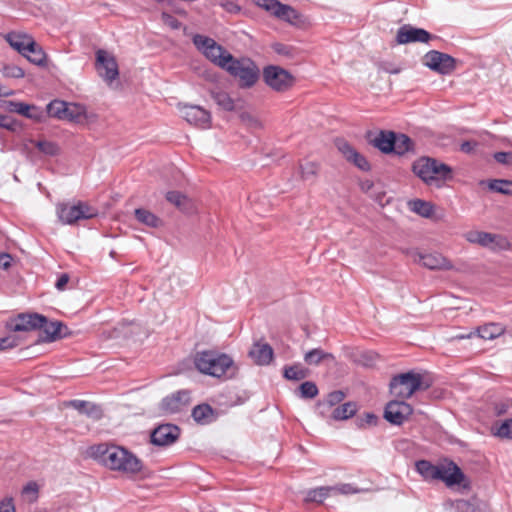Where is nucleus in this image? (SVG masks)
<instances>
[{"label":"nucleus","instance_id":"9d476101","mask_svg":"<svg viewBox=\"0 0 512 512\" xmlns=\"http://www.w3.org/2000/svg\"><path fill=\"white\" fill-rule=\"evenodd\" d=\"M468 242L478 244L491 250H507L510 246L508 240L498 234L483 231H469L465 234Z\"/></svg>","mask_w":512,"mask_h":512},{"label":"nucleus","instance_id":"ea45409f","mask_svg":"<svg viewBox=\"0 0 512 512\" xmlns=\"http://www.w3.org/2000/svg\"><path fill=\"white\" fill-rule=\"evenodd\" d=\"M326 358L333 359V355L330 353L324 352L322 349L315 348L305 353L304 361L308 365H318L321 361Z\"/></svg>","mask_w":512,"mask_h":512},{"label":"nucleus","instance_id":"5701e85b","mask_svg":"<svg viewBox=\"0 0 512 512\" xmlns=\"http://www.w3.org/2000/svg\"><path fill=\"white\" fill-rule=\"evenodd\" d=\"M250 357L258 365H268L273 358V349L267 343H255L249 351Z\"/></svg>","mask_w":512,"mask_h":512},{"label":"nucleus","instance_id":"13d9d810","mask_svg":"<svg viewBox=\"0 0 512 512\" xmlns=\"http://www.w3.org/2000/svg\"><path fill=\"white\" fill-rule=\"evenodd\" d=\"M0 512H15L13 498L7 497L0 502Z\"/></svg>","mask_w":512,"mask_h":512},{"label":"nucleus","instance_id":"0eeeda50","mask_svg":"<svg viewBox=\"0 0 512 512\" xmlns=\"http://www.w3.org/2000/svg\"><path fill=\"white\" fill-rule=\"evenodd\" d=\"M425 388L426 387H422V376L413 371L396 375L390 382L391 394L401 399H408L416 391Z\"/></svg>","mask_w":512,"mask_h":512},{"label":"nucleus","instance_id":"338daca9","mask_svg":"<svg viewBox=\"0 0 512 512\" xmlns=\"http://www.w3.org/2000/svg\"><path fill=\"white\" fill-rule=\"evenodd\" d=\"M360 187H361L362 191L367 192V191H369L373 187V182L370 181V180L363 181L360 184Z\"/></svg>","mask_w":512,"mask_h":512},{"label":"nucleus","instance_id":"f3484780","mask_svg":"<svg viewBox=\"0 0 512 512\" xmlns=\"http://www.w3.org/2000/svg\"><path fill=\"white\" fill-rule=\"evenodd\" d=\"M180 435V429L174 424H162L156 427L151 433V443L156 446H169L173 444Z\"/></svg>","mask_w":512,"mask_h":512},{"label":"nucleus","instance_id":"69168bd1","mask_svg":"<svg viewBox=\"0 0 512 512\" xmlns=\"http://www.w3.org/2000/svg\"><path fill=\"white\" fill-rule=\"evenodd\" d=\"M223 7L228 12H231V13L239 12L240 11V7L237 4L233 3V2H227V3L223 4Z\"/></svg>","mask_w":512,"mask_h":512},{"label":"nucleus","instance_id":"cd10ccee","mask_svg":"<svg viewBox=\"0 0 512 512\" xmlns=\"http://www.w3.org/2000/svg\"><path fill=\"white\" fill-rule=\"evenodd\" d=\"M47 113L49 116L58 119H72L67 103L61 100H53L47 105Z\"/></svg>","mask_w":512,"mask_h":512},{"label":"nucleus","instance_id":"f704fd0d","mask_svg":"<svg viewBox=\"0 0 512 512\" xmlns=\"http://www.w3.org/2000/svg\"><path fill=\"white\" fill-rule=\"evenodd\" d=\"M395 150L392 153L397 155H404L405 153L412 151L414 148V143L410 137L405 134H397L395 133V141L393 143Z\"/></svg>","mask_w":512,"mask_h":512},{"label":"nucleus","instance_id":"423d86ee","mask_svg":"<svg viewBox=\"0 0 512 512\" xmlns=\"http://www.w3.org/2000/svg\"><path fill=\"white\" fill-rule=\"evenodd\" d=\"M59 221L64 225H73L80 220L92 219L97 216V210L87 203L78 201L75 204L59 203L56 206Z\"/></svg>","mask_w":512,"mask_h":512},{"label":"nucleus","instance_id":"864d4df0","mask_svg":"<svg viewBox=\"0 0 512 512\" xmlns=\"http://www.w3.org/2000/svg\"><path fill=\"white\" fill-rule=\"evenodd\" d=\"M338 150L342 153V155L348 160L352 153L356 150L345 140H338L336 142Z\"/></svg>","mask_w":512,"mask_h":512},{"label":"nucleus","instance_id":"4d7b16f0","mask_svg":"<svg viewBox=\"0 0 512 512\" xmlns=\"http://www.w3.org/2000/svg\"><path fill=\"white\" fill-rule=\"evenodd\" d=\"M4 72L7 76L13 78H22L25 75L24 70L16 65H9L5 67Z\"/></svg>","mask_w":512,"mask_h":512},{"label":"nucleus","instance_id":"6ab92c4d","mask_svg":"<svg viewBox=\"0 0 512 512\" xmlns=\"http://www.w3.org/2000/svg\"><path fill=\"white\" fill-rule=\"evenodd\" d=\"M440 475L436 476V480L443 481L448 487L461 484L465 475L457 464L449 461L446 464L438 465Z\"/></svg>","mask_w":512,"mask_h":512},{"label":"nucleus","instance_id":"412c9836","mask_svg":"<svg viewBox=\"0 0 512 512\" xmlns=\"http://www.w3.org/2000/svg\"><path fill=\"white\" fill-rule=\"evenodd\" d=\"M45 336L43 340L45 342H53L57 339H61L68 334V328L60 321H46L43 323L41 328Z\"/></svg>","mask_w":512,"mask_h":512},{"label":"nucleus","instance_id":"79ce46f5","mask_svg":"<svg viewBox=\"0 0 512 512\" xmlns=\"http://www.w3.org/2000/svg\"><path fill=\"white\" fill-rule=\"evenodd\" d=\"M492 433L494 436L501 439L512 440V418L504 420L499 426L494 425L492 427Z\"/></svg>","mask_w":512,"mask_h":512},{"label":"nucleus","instance_id":"a211bd4d","mask_svg":"<svg viewBox=\"0 0 512 512\" xmlns=\"http://www.w3.org/2000/svg\"><path fill=\"white\" fill-rule=\"evenodd\" d=\"M183 118L190 124L200 128H209L211 124V114L206 109L198 105H184L181 109Z\"/></svg>","mask_w":512,"mask_h":512},{"label":"nucleus","instance_id":"9b49d317","mask_svg":"<svg viewBox=\"0 0 512 512\" xmlns=\"http://www.w3.org/2000/svg\"><path fill=\"white\" fill-rule=\"evenodd\" d=\"M423 63L432 71L442 75L450 74L456 67L455 58L437 50L427 52L423 57Z\"/></svg>","mask_w":512,"mask_h":512},{"label":"nucleus","instance_id":"1a4fd4ad","mask_svg":"<svg viewBox=\"0 0 512 512\" xmlns=\"http://www.w3.org/2000/svg\"><path fill=\"white\" fill-rule=\"evenodd\" d=\"M47 317L39 313H20L9 319L6 328L13 332H29L40 329Z\"/></svg>","mask_w":512,"mask_h":512},{"label":"nucleus","instance_id":"bf43d9fd","mask_svg":"<svg viewBox=\"0 0 512 512\" xmlns=\"http://www.w3.org/2000/svg\"><path fill=\"white\" fill-rule=\"evenodd\" d=\"M13 257L9 253H0V268L8 270L11 267Z\"/></svg>","mask_w":512,"mask_h":512},{"label":"nucleus","instance_id":"c85d7f7f","mask_svg":"<svg viewBox=\"0 0 512 512\" xmlns=\"http://www.w3.org/2000/svg\"><path fill=\"white\" fill-rule=\"evenodd\" d=\"M210 95L217 106L222 110L231 112L236 109L235 101L227 92L222 90H211Z\"/></svg>","mask_w":512,"mask_h":512},{"label":"nucleus","instance_id":"8fccbe9b","mask_svg":"<svg viewBox=\"0 0 512 512\" xmlns=\"http://www.w3.org/2000/svg\"><path fill=\"white\" fill-rule=\"evenodd\" d=\"M344 398H345L344 392H342L340 390L333 391L328 394L325 403L329 407H333V406L339 404L340 402H342L344 400Z\"/></svg>","mask_w":512,"mask_h":512},{"label":"nucleus","instance_id":"ddd939ff","mask_svg":"<svg viewBox=\"0 0 512 512\" xmlns=\"http://www.w3.org/2000/svg\"><path fill=\"white\" fill-rule=\"evenodd\" d=\"M412 413L410 404L403 400H392L385 407L384 418L393 425H402Z\"/></svg>","mask_w":512,"mask_h":512},{"label":"nucleus","instance_id":"bb28decb","mask_svg":"<svg viewBox=\"0 0 512 512\" xmlns=\"http://www.w3.org/2000/svg\"><path fill=\"white\" fill-rule=\"evenodd\" d=\"M134 216L139 223L150 228H158L163 224L158 216L145 208L135 209Z\"/></svg>","mask_w":512,"mask_h":512},{"label":"nucleus","instance_id":"6e6d98bb","mask_svg":"<svg viewBox=\"0 0 512 512\" xmlns=\"http://www.w3.org/2000/svg\"><path fill=\"white\" fill-rule=\"evenodd\" d=\"M273 50L283 56L292 57L293 56V48L291 46L282 44V43H274L272 45Z\"/></svg>","mask_w":512,"mask_h":512},{"label":"nucleus","instance_id":"6e6552de","mask_svg":"<svg viewBox=\"0 0 512 512\" xmlns=\"http://www.w3.org/2000/svg\"><path fill=\"white\" fill-rule=\"evenodd\" d=\"M263 78L270 88L278 92L288 90L294 82V77L287 70L275 65L264 68Z\"/></svg>","mask_w":512,"mask_h":512},{"label":"nucleus","instance_id":"09e8293b","mask_svg":"<svg viewBox=\"0 0 512 512\" xmlns=\"http://www.w3.org/2000/svg\"><path fill=\"white\" fill-rule=\"evenodd\" d=\"M301 175L303 179H310L316 176L319 166L315 162H306L300 165Z\"/></svg>","mask_w":512,"mask_h":512},{"label":"nucleus","instance_id":"49530a36","mask_svg":"<svg viewBox=\"0 0 512 512\" xmlns=\"http://www.w3.org/2000/svg\"><path fill=\"white\" fill-rule=\"evenodd\" d=\"M35 146L44 154L54 156L58 154L59 148L57 144L51 141L39 140L35 142Z\"/></svg>","mask_w":512,"mask_h":512},{"label":"nucleus","instance_id":"aec40b11","mask_svg":"<svg viewBox=\"0 0 512 512\" xmlns=\"http://www.w3.org/2000/svg\"><path fill=\"white\" fill-rule=\"evenodd\" d=\"M67 406L72 407L73 409L77 410L80 414L86 415L87 417L92 418L94 420H99L103 416V411L101 407L89 401L74 399L70 400L67 403Z\"/></svg>","mask_w":512,"mask_h":512},{"label":"nucleus","instance_id":"a878e982","mask_svg":"<svg viewBox=\"0 0 512 512\" xmlns=\"http://www.w3.org/2000/svg\"><path fill=\"white\" fill-rule=\"evenodd\" d=\"M192 418L201 425H206L214 420V410L209 404H200L193 408Z\"/></svg>","mask_w":512,"mask_h":512},{"label":"nucleus","instance_id":"20e7f679","mask_svg":"<svg viewBox=\"0 0 512 512\" xmlns=\"http://www.w3.org/2000/svg\"><path fill=\"white\" fill-rule=\"evenodd\" d=\"M231 76L238 79L241 88H250L255 85L259 78V68L249 58L237 59L234 56L225 69Z\"/></svg>","mask_w":512,"mask_h":512},{"label":"nucleus","instance_id":"f8f14e48","mask_svg":"<svg viewBox=\"0 0 512 512\" xmlns=\"http://www.w3.org/2000/svg\"><path fill=\"white\" fill-rule=\"evenodd\" d=\"M96 69L100 77L107 83H112L119 75L115 57L103 49L96 51Z\"/></svg>","mask_w":512,"mask_h":512},{"label":"nucleus","instance_id":"2eb2a0df","mask_svg":"<svg viewBox=\"0 0 512 512\" xmlns=\"http://www.w3.org/2000/svg\"><path fill=\"white\" fill-rule=\"evenodd\" d=\"M436 36L430 34L423 28H416L409 24L401 26L396 35V42L398 44H407L414 42L427 43L429 40Z\"/></svg>","mask_w":512,"mask_h":512},{"label":"nucleus","instance_id":"473e14b6","mask_svg":"<svg viewBox=\"0 0 512 512\" xmlns=\"http://www.w3.org/2000/svg\"><path fill=\"white\" fill-rule=\"evenodd\" d=\"M27 60L37 66H44L46 63V54L34 40L33 47H29L23 54Z\"/></svg>","mask_w":512,"mask_h":512},{"label":"nucleus","instance_id":"603ef678","mask_svg":"<svg viewBox=\"0 0 512 512\" xmlns=\"http://www.w3.org/2000/svg\"><path fill=\"white\" fill-rule=\"evenodd\" d=\"M493 158L496 162L506 165V166H512V152H496L493 155Z\"/></svg>","mask_w":512,"mask_h":512},{"label":"nucleus","instance_id":"39448f33","mask_svg":"<svg viewBox=\"0 0 512 512\" xmlns=\"http://www.w3.org/2000/svg\"><path fill=\"white\" fill-rule=\"evenodd\" d=\"M193 43L207 59L222 69H225L232 60L233 55L210 37L196 34L193 37Z\"/></svg>","mask_w":512,"mask_h":512},{"label":"nucleus","instance_id":"5fc2aeb1","mask_svg":"<svg viewBox=\"0 0 512 512\" xmlns=\"http://www.w3.org/2000/svg\"><path fill=\"white\" fill-rule=\"evenodd\" d=\"M254 3L259 6L260 8H263L267 12H269L271 15H273L274 10L276 9L277 4L279 3L278 0H253Z\"/></svg>","mask_w":512,"mask_h":512},{"label":"nucleus","instance_id":"e433bc0d","mask_svg":"<svg viewBox=\"0 0 512 512\" xmlns=\"http://www.w3.org/2000/svg\"><path fill=\"white\" fill-rule=\"evenodd\" d=\"M356 404L353 402L344 403L332 411V418L335 420H346L356 413Z\"/></svg>","mask_w":512,"mask_h":512},{"label":"nucleus","instance_id":"774afa93","mask_svg":"<svg viewBox=\"0 0 512 512\" xmlns=\"http://www.w3.org/2000/svg\"><path fill=\"white\" fill-rule=\"evenodd\" d=\"M365 422L368 424V425H372V424H376L377 422V417L374 415V414H366V418H365Z\"/></svg>","mask_w":512,"mask_h":512},{"label":"nucleus","instance_id":"de8ad7c7","mask_svg":"<svg viewBox=\"0 0 512 512\" xmlns=\"http://www.w3.org/2000/svg\"><path fill=\"white\" fill-rule=\"evenodd\" d=\"M348 161L352 162L357 168H359L362 171H369L371 168L367 159L357 151L352 153Z\"/></svg>","mask_w":512,"mask_h":512},{"label":"nucleus","instance_id":"e2e57ef3","mask_svg":"<svg viewBox=\"0 0 512 512\" xmlns=\"http://www.w3.org/2000/svg\"><path fill=\"white\" fill-rule=\"evenodd\" d=\"M335 489L333 491H337L341 494H352L356 493L357 490L352 487L350 484H342L340 486H334Z\"/></svg>","mask_w":512,"mask_h":512},{"label":"nucleus","instance_id":"a19ab883","mask_svg":"<svg viewBox=\"0 0 512 512\" xmlns=\"http://www.w3.org/2000/svg\"><path fill=\"white\" fill-rule=\"evenodd\" d=\"M490 190L504 195H512V181L506 179H494L488 184Z\"/></svg>","mask_w":512,"mask_h":512},{"label":"nucleus","instance_id":"7ed1b4c3","mask_svg":"<svg viewBox=\"0 0 512 512\" xmlns=\"http://www.w3.org/2000/svg\"><path fill=\"white\" fill-rule=\"evenodd\" d=\"M412 171L424 183L437 188L442 187L446 180L452 178L451 167L431 157L417 159L413 163Z\"/></svg>","mask_w":512,"mask_h":512},{"label":"nucleus","instance_id":"4c0bfd02","mask_svg":"<svg viewBox=\"0 0 512 512\" xmlns=\"http://www.w3.org/2000/svg\"><path fill=\"white\" fill-rule=\"evenodd\" d=\"M284 377L288 380L299 381L308 376V370L303 368L301 364L285 366L283 369Z\"/></svg>","mask_w":512,"mask_h":512},{"label":"nucleus","instance_id":"4468645a","mask_svg":"<svg viewBox=\"0 0 512 512\" xmlns=\"http://www.w3.org/2000/svg\"><path fill=\"white\" fill-rule=\"evenodd\" d=\"M191 402L190 391L183 389L162 399L160 409L165 414H175L182 411Z\"/></svg>","mask_w":512,"mask_h":512},{"label":"nucleus","instance_id":"0e129e2a","mask_svg":"<svg viewBox=\"0 0 512 512\" xmlns=\"http://www.w3.org/2000/svg\"><path fill=\"white\" fill-rule=\"evenodd\" d=\"M476 146V141H464L460 146V150L464 153H471Z\"/></svg>","mask_w":512,"mask_h":512},{"label":"nucleus","instance_id":"4be33fe9","mask_svg":"<svg viewBox=\"0 0 512 512\" xmlns=\"http://www.w3.org/2000/svg\"><path fill=\"white\" fill-rule=\"evenodd\" d=\"M395 141V132L381 130L374 138L369 139V143L382 153L389 154L395 150L393 143Z\"/></svg>","mask_w":512,"mask_h":512},{"label":"nucleus","instance_id":"680f3d73","mask_svg":"<svg viewBox=\"0 0 512 512\" xmlns=\"http://www.w3.org/2000/svg\"><path fill=\"white\" fill-rule=\"evenodd\" d=\"M69 275L67 273H62L58 276L57 281L55 283V287L59 291H63L69 282Z\"/></svg>","mask_w":512,"mask_h":512},{"label":"nucleus","instance_id":"7c9ffc66","mask_svg":"<svg viewBox=\"0 0 512 512\" xmlns=\"http://www.w3.org/2000/svg\"><path fill=\"white\" fill-rule=\"evenodd\" d=\"M415 469L425 480L428 481L436 480V476L439 475L438 465H434L428 460L416 461Z\"/></svg>","mask_w":512,"mask_h":512},{"label":"nucleus","instance_id":"72a5a7b5","mask_svg":"<svg viewBox=\"0 0 512 512\" xmlns=\"http://www.w3.org/2000/svg\"><path fill=\"white\" fill-rule=\"evenodd\" d=\"M166 199L168 202L175 205L178 209L185 212L189 211L192 207L190 199L178 191H169L166 194Z\"/></svg>","mask_w":512,"mask_h":512},{"label":"nucleus","instance_id":"a18cd8bd","mask_svg":"<svg viewBox=\"0 0 512 512\" xmlns=\"http://www.w3.org/2000/svg\"><path fill=\"white\" fill-rule=\"evenodd\" d=\"M239 118L244 125L251 130H258L262 128L260 120L249 112L240 113Z\"/></svg>","mask_w":512,"mask_h":512},{"label":"nucleus","instance_id":"dca6fc26","mask_svg":"<svg viewBox=\"0 0 512 512\" xmlns=\"http://www.w3.org/2000/svg\"><path fill=\"white\" fill-rule=\"evenodd\" d=\"M413 260L430 270H451L452 263L442 254L415 252Z\"/></svg>","mask_w":512,"mask_h":512},{"label":"nucleus","instance_id":"f03ea898","mask_svg":"<svg viewBox=\"0 0 512 512\" xmlns=\"http://www.w3.org/2000/svg\"><path fill=\"white\" fill-rule=\"evenodd\" d=\"M194 365L202 374L215 378H231L238 370L230 355L217 350L197 352L194 356Z\"/></svg>","mask_w":512,"mask_h":512},{"label":"nucleus","instance_id":"f257e3e1","mask_svg":"<svg viewBox=\"0 0 512 512\" xmlns=\"http://www.w3.org/2000/svg\"><path fill=\"white\" fill-rule=\"evenodd\" d=\"M89 455L112 471L137 475L144 469L143 462L126 448L106 443L91 446Z\"/></svg>","mask_w":512,"mask_h":512},{"label":"nucleus","instance_id":"c03bdc74","mask_svg":"<svg viewBox=\"0 0 512 512\" xmlns=\"http://www.w3.org/2000/svg\"><path fill=\"white\" fill-rule=\"evenodd\" d=\"M299 396L303 399H312L318 395V387L312 381H305L299 386Z\"/></svg>","mask_w":512,"mask_h":512},{"label":"nucleus","instance_id":"052dcab7","mask_svg":"<svg viewBox=\"0 0 512 512\" xmlns=\"http://www.w3.org/2000/svg\"><path fill=\"white\" fill-rule=\"evenodd\" d=\"M22 493L27 495L30 494L32 495L33 499H36L38 493V485L35 482H29L23 487Z\"/></svg>","mask_w":512,"mask_h":512},{"label":"nucleus","instance_id":"393cba45","mask_svg":"<svg viewBox=\"0 0 512 512\" xmlns=\"http://www.w3.org/2000/svg\"><path fill=\"white\" fill-rule=\"evenodd\" d=\"M9 110L33 120H40L42 116V112L37 107L24 102L10 101Z\"/></svg>","mask_w":512,"mask_h":512},{"label":"nucleus","instance_id":"c9c22d12","mask_svg":"<svg viewBox=\"0 0 512 512\" xmlns=\"http://www.w3.org/2000/svg\"><path fill=\"white\" fill-rule=\"evenodd\" d=\"M334 489L335 487L331 486H321L310 489L306 494L305 501L322 503Z\"/></svg>","mask_w":512,"mask_h":512},{"label":"nucleus","instance_id":"c756f323","mask_svg":"<svg viewBox=\"0 0 512 512\" xmlns=\"http://www.w3.org/2000/svg\"><path fill=\"white\" fill-rule=\"evenodd\" d=\"M273 16L290 24L296 23V21L299 19V14L293 7L287 4H283L280 1L274 10Z\"/></svg>","mask_w":512,"mask_h":512},{"label":"nucleus","instance_id":"3c124183","mask_svg":"<svg viewBox=\"0 0 512 512\" xmlns=\"http://www.w3.org/2000/svg\"><path fill=\"white\" fill-rule=\"evenodd\" d=\"M18 345V337L14 335H8L0 338V351L14 348Z\"/></svg>","mask_w":512,"mask_h":512},{"label":"nucleus","instance_id":"37998d69","mask_svg":"<svg viewBox=\"0 0 512 512\" xmlns=\"http://www.w3.org/2000/svg\"><path fill=\"white\" fill-rule=\"evenodd\" d=\"M379 360V355L374 351H364L361 352L357 358L356 362L364 367L371 368L376 365Z\"/></svg>","mask_w":512,"mask_h":512},{"label":"nucleus","instance_id":"58836bf2","mask_svg":"<svg viewBox=\"0 0 512 512\" xmlns=\"http://www.w3.org/2000/svg\"><path fill=\"white\" fill-rule=\"evenodd\" d=\"M410 208L418 215L429 218L433 214V206L424 200L416 199L410 202Z\"/></svg>","mask_w":512,"mask_h":512},{"label":"nucleus","instance_id":"b1692460","mask_svg":"<svg viewBox=\"0 0 512 512\" xmlns=\"http://www.w3.org/2000/svg\"><path fill=\"white\" fill-rule=\"evenodd\" d=\"M5 39L21 55L25 54L29 47H33V38L27 34L11 32L6 35Z\"/></svg>","mask_w":512,"mask_h":512},{"label":"nucleus","instance_id":"2f4dec72","mask_svg":"<svg viewBox=\"0 0 512 512\" xmlns=\"http://www.w3.org/2000/svg\"><path fill=\"white\" fill-rule=\"evenodd\" d=\"M504 327L499 323H488L477 328V334L485 340H492L504 333Z\"/></svg>","mask_w":512,"mask_h":512}]
</instances>
